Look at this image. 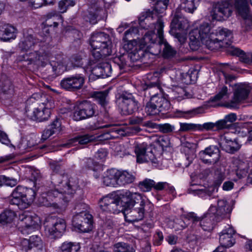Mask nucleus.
<instances>
[{"label": "nucleus", "instance_id": "obj_1", "mask_svg": "<svg viewBox=\"0 0 252 252\" xmlns=\"http://www.w3.org/2000/svg\"><path fill=\"white\" fill-rule=\"evenodd\" d=\"M61 175H54L52 183L54 188L43 193L38 199L40 205L56 209L66 206L79 188L78 183L73 179H61Z\"/></svg>", "mask_w": 252, "mask_h": 252}, {"label": "nucleus", "instance_id": "obj_2", "mask_svg": "<svg viewBox=\"0 0 252 252\" xmlns=\"http://www.w3.org/2000/svg\"><path fill=\"white\" fill-rule=\"evenodd\" d=\"M123 199V214L128 222H136L143 219L152 205L141 194L126 190L121 193Z\"/></svg>", "mask_w": 252, "mask_h": 252}, {"label": "nucleus", "instance_id": "obj_3", "mask_svg": "<svg viewBox=\"0 0 252 252\" xmlns=\"http://www.w3.org/2000/svg\"><path fill=\"white\" fill-rule=\"evenodd\" d=\"M191 31L211 50L219 48L220 46V42L230 45L233 37L232 32L230 30L221 27L214 30L207 23L201 24L199 28L194 29Z\"/></svg>", "mask_w": 252, "mask_h": 252}, {"label": "nucleus", "instance_id": "obj_4", "mask_svg": "<svg viewBox=\"0 0 252 252\" xmlns=\"http://www.w3.org/2000/svg\"><path fill=\"white\" fill-rule=\"evenodd\" d=\"M20 58V61L27 62L28 64H34L44 66L49 61L50 66L53 72V75L55 76L62 74L66 69V62L63 58L61 56L50 57V54L43 50L29 51Z\"/></svg>", "mask_w": 252, "mask_h": 252}, {"label": "nucleus", "instance_id": "obj_5", "mask_svg": "<svg viewBox=\"0 0 252 252\" xmlns=\"http://www.w3.org/2000/svg\"><path fill=\"white\" fill-rule=\"evenodd\" d=\"M41 97L38 94H34L26 101L25 111L27 116L34 121L42 122L48 119L51 115L50 109L55 106L51 97H48L41 104L38 102Z\"/></svg>", "mask_w": 252, "mask_h": 252}, {"label": "nucleus", "instance_id": "obj_6", "mask_svg": "<svg viewBox=\"0 0 252 252\" xmlns=\"http://www.w3.org/2000/svg\"><path fill=\"white\" fill-rule=\"evenodd\" d=\"M90 44L92 48V56L95 62L112 53V42L110 36L104 32L93 33L90 40Z\"/></svg>", "mask_w": 252, "mask_h": 252}, {"label": "nucleus", "instance_id": "obj_7", "mask_svg": "<svg viewBox=\"0 0 252 252\" xmlns=\"http://www.w3.org/2000/svg\"><path fill=\"white\" fill-rule=\"evenodd\" d=\"M137 28H130L125 32L123 38V47L128 53L127 57L133 62H137L144 57V51L141 48V42L138 46L136 39L129 40L133 37V35L137 34Z\"/></svg>", "mask_w": 252, "mask_h": 252}, {"label": "nucleus", "instance_id": "obj_8", "mask_svg": "<svg viewBox=\"0 0 252 252\" xmlns=\"http://www.w3.org/2000/svg\"><path fill=\"white\" fill-rule=\"evenodd\" d=\"M117 104L121 114L127 116L137 111L139 103L131 93L124 92L117 98Z\"/></svg>", "mask_w": 252, "mask_h": 252}, {"label": "nucleus", "instance_id": "obj_9", "mask_svg": "<svg viewBox=\"0 0 252 252\" xmlns=\"http://www.w3.org/2000/svg\"><path fill=\"white\" fill-rule=\"evenodd\" d=\"M44 227L45 233L48 237L51 239H57L61 237L64 233L66 223L63 219L51 217L47 219Z\"/></svg>", "mask_w": 252, "mask_h": 252}, {"label": "nucleus", "instance_id": "obj_10", "mask_svg": "<svg viewBox=\"0 0 252 252\" xmlns=\"http://www.w3.org/2000/svg\"><path fill=\"white\" fill-rule=\"evenodd\" d=\"M158 43V33H156L153 31L147 32L141 40V46L144 51V57L148 53L158 55L161 48Z\"/></svg>", "mask_w": 252, "mask_h": 252}, {"label": "nucleus", "instance_id": "obj_11", "mask_svg": "<svg viewBox=\"0 0 252 252\" xmlns=\"http://www.w3.org/2000/svg\"><path fill=\"white\" fill-rule=\"evenodd\" d=\"M99 206L102 211L119 213L124 210V202L122 196L108 195L99 201Z\"/></svg>", "mask_w": 252, "mask_h": 252}, {"label": "nucleus", "instance_id": "obj_12", "mask_svg": "<svg viewBox=\"0 0 252 252\" xmlns=\"http://www.w3.org/2000/svg\"><path fill=\"white\" fill-rule=\"evenodd\" d=\"M233 88L232 98L225 104V106L228 108H236L240 103L248 98L251 88L248 85L242 83L235 84Z\"/></svg>", "mask_w": 252, "mask_h": 252}, {"label": "nucleus", "instance_id": "obj_13", "mask_svg": "<svg viewBox=\"0 0 252 252\" xmlns=\"http://www.w3.org/2000/svg\"><path fill=\"white\" fill-rule=\"evenodd\" d=\"M72 225L81 232H89L93 228V217L86 211L76 212L73 217Z\"/></svg>", "mask_w": 252, "mask_h": 252}, {"label": "nucleus", "instance_id": "obj_14", "mask_svg": "<svg viewBox=\"0 0 252 252\" xmlns=\"http://www.w3.org/2000/svg\"><path fill=\"white\" fill-rule=\"evenodd\" d=\"M232 6L228 0H220L214 4L211 15L218 21L225 20L232 14Z\"/></svg>", "mask_w": 252, "mask_h": 252}, {"label": "nucleus", "instance_id": "obj_15", "mask_svg": "<svg viewBox=\"0 0 252 252\" xmlns=\"http://www.w3.org/2000/svg\"><path fill=\"white\" fill-rule=\"evenodd\" d=\"M95 112V105L90 101L84 100L80 102L73 114V119L76 121L93 117Z\"/></svg>", "mask_w": 252, "mask_h": 252}, {"label": "nucleus", "instance_id": "obj_16", "mask_svg": "<svg viewBox=\"0 0 252 252\" xmlns=\"http://www.w3.org/2000/svg\"><path fill=\"white\" fill-rule=\"evenodd\" d=\"M220 150L217 146L210 145L204 150L200 151L199 157L200 160L205 164L214 165L220 159Z\"/></svg>", "mask_w": 252, "mask_h": 252}, {"label": "nucleus", "instance_id": "obj_17", "mask_svg": "<svg viewBox=\"0 0 252 252\" xmlns=\"http://www.w3.org/2000/svg\"><path fill=\"white\" fill-rule=\"evenodd\" d=\"M85 78L82 74H76L63 79L60 83L61 87L69 91H75L82 88Z\"/></svg>", "mask_w": 252, "mask_h": 252}, {"label": "nucleus", "instance_id": "obj_18", "mask_svg": "<svg viewBox=\"0 0 252 252\" xmlns=\"http://www.w3.org/2000/svg\"><path fill=\"white\" fill-rule=\"evenodd\" d=\"M147 144L145 143L138 144L134 147L137 161L139 163L151 161L156 163L157 159L152 151H147Z\"/></svg>", "mask_w": 252, "mask_h": 252}, {"label": "nucleus", "instance_id": "obj_19", "mask_svg": "<svg viewBox=\"0 0 252 252\" xmlns=\"http://www.w3.org/2000/svg\"><path fill=\"white\" fill-rule=\"evenodd\" d=\"M209 212L214 215L217 221H220L224 217V215L231 212L232 208L230 205L224 199H220L218 201L217 207L214 205H211Z\"/></svg>", "mask_w": 252, "mask_h": 252}, {"label": "nucleus", "instance_id": "obj_20", "mask_svg": "<svg viewBox=\"0 0 252 252\" xmlns=\"http://www.w3.org/2000/svg\"><path fill=\"white\" fill-rule=\"evenodd\" d=\"M219 144L222 150L225 152L233 154L238 151L241 147L237 139H232L228 134L221 136L220 138Z\"/></svg>", "mask_w": 252, "mask_h": 252}, {"label": "nucleus", "instance_id": "obj_21", "mask_svg": "<svg viewBox=\"0 0 252 252\" xmlns=\"http://www.w3.org/2000/svg\"><path fill=\"white\" fill-rule=\"evenodd\" d=\"M27 195L28 198H26L11 194L9 202L12 205H17L20 209H26L33 201L35 192L33 189H29Z\"/></svg>", "mask_w": 252, "mask_h": 252}, {"label": "nucleus", "instance_id": "obj_22", "mask_svg": "<svg viewBox=\"0 0 252 252\" xmlns=\"http://www.w3.org/2000/svg\"><path fill=\"white\" fill-rule=\"evenodd\" d=\"M19 220L23 228L22 230L23 232L29 233L34 231L37 225V217H33L27 212L20 214Z\"/></svg>", "mask_w": 252, "mask_h": 252}, {"label": "nucleus", "instance_id": "obj_23", "mask_svg": "<svg viewBox=\"0 0 252 252\" xmlns=\"http://www.w3.org/2000/svg\"><path fill=\"white\" fill-rule=\"evenodd\" d=\"M158 43L163 45V56L164 58H173L176 54V51L168 43L164 38L163 34V23L159 21L158 24Z\"/></svg>", "mask_w": 252, "mask_h": 252}, {"label": "nucleus", "instance_id": "obj_24", "mask_svg": "<svg viewBox=\"0 0 252 252\" xmlns=\"http://www.w3.org/2000/svg\"><path fill=\"white\" fill-rule=\"evenodd\" d=\"M170 27L172 31L178 30L184 32H187L188 30L189 27V21L182 16L179 9H177L171 23Z\"/></svg>", "mask_w": 252, "mask_h": 252}, {"label": "nucleus", "instance_id": "obj_25", "mask_svg": "<svg viewBox=\"0 0 252 252\" xmlns=\"http://www.w3.org/2000/svg\"><path fill=\"white\" fill-rule=\"evenodd\" d=\"M235 231L230 226H228L227 228L223 229L220 235V246L219 247H223L225 249L232 247L235 243L233 237Z\"/></svg>", "mask_w": 252, "mask_h": 252}, {"label": "nucleus", "instance_id": "obj_26", "mask_svg": "<svg viewBox=\"0 0 252 252\" xmlns=\"http://www.w3.org/2000/svg\"><path fill=\"white\" fill-rule=\"evenodd\" d=\"M199 220L196 215L192 212L182 215L180 218L175 220L174 227L178 230H182L186 228L190 223L195 224Z\"/></svg>", "mask_w": 252, "mask_h": 252}, {"label": "nucleus", "instance_id": "obj_27", "mask_svg": "<svg viewBox=\"0 0 252 252\" xmlns=\"http://www.w3.org/2000/svg\"><path fill=\"white\" fill-rule=\"evenodd\" d=\"M153 18L154 14L153 13L151 12V11L147 10L145 12H142L139 18V26L142 29H148L149 28L152 30L153 29H157L158 31V24L159 21L162 23L163 22L160 19L158 18L156 24H150V22L153 19Z\"/></svg>", "mask_w": 252, "mask_h": 252}, {"label": "nucleus", "instance_id": "obj_28", "mask_svg": "<svg viewBox=\"0 0 252 252\" xmlns=\"http://www.w3.org/2000/svg\"><path fill=\"white\" fill-rule=\"evenodd\" d=\"M198 218L199 220L196 222L195 224L199 222V225L204 231H211L214 228L215 222H217L216 218H214V215L209 212V210L201 219L198 217Z\"/></svg>", "mask_w": 252, "mask_h": 252}, {"label": "nucleus", "instance_id": "obj_29", "mask_svg": "<svg viewBox=\"0 0 252 252\" xmlns=\"http://www.w3.org/2000/svg\"><path fill=\"white\" fill-rule=\"evenodd\" d=\"M96 138L100 140L109 139L111 138V135L108 132L101 134L97 136L87 134L76 137L72 140L74 142H78L80 145H84L95 140Z\"/></svg>", "mask_w": 252, "mask_h": 252}, {"label": "nucleus", "instance_id": "obj_30", "mask_svg": "<svg viewBox=\"0 0 252 252\" xmlns=\"http://www.w3.org/2000/svg\"><path fill=\"white\" fill-rule=\"evenodd\" d=\"M118 186H125L133 183L135 176L131 173L126 170H119L117 169Z\"/></svg>", "mask_w": 252, "mask_h": 252}, {"label": "nucleus", "instance_id": "obj_31", "mask_svg": "<svg viewBox=\"0 0 252 252\" xmlns=\"http://www.w3.org/2000/svg\"><path fill=\"white\" fill-rule=\"evenodd\" d=\"M234 164L236 168V174L239 179L246 177L247 176L250 168L249 162L248 160L236 159Z\"/></svg>", "mask_w": 252, "mask_h": 252}, {"label": "nucleus", "instance_id": "obj_32", "mask_svg": "<svg viewBox=\"0 0 252 252\" xmlns=\"http://www.w3.org/2000/svg\"><path fill=\"white\" fill-rule=\"evenodd\" d=\"M63 20L61 15L56 11H52L49 13L44 22L45 25L47 27H57L59 23H63Z\"/></svg>", "mask_w": 252, "mask_h": 252}, {"label": "nucleus", "instance_id": "obj_33", "mask_svg": "<svg viewBox=\"0 0 252 252\" xmlns=\"http://www.w3.org/2000/svg\"><path fill=\"white\" fill-rule=\"evenodd\" d=\"M235 7L242 17L248 18L250 15V7L248 0H235Z\"/></svg>", "mask_w": 252, "mask_h": 252}, {"label": "nucleus", "instance_id": "obj_34", "mask_svg": "<svg viewBox=\"0 0 252 252\" xmlns=\"http://www.w3.org/2000/svg\"><path fill=\"white\" fill-rule=\"evenodd\" d=\"M37 41L31 35H29L19 43L20 48L22 51L29 52V51L34 50L37 46Z\"/></svg>", "mask_w": 252, "mask_h": 252}, {"label": "nucleus", "instance_id": "obj_35", "mask_svg": "<svg viewBox=\"0 0 252 252\" xmlns=\"http://www.w3.org/2000/svg\"><path fill=\"white\" fill-rule=\"evenodd\" d=\"M117 169H111L107 170L103 178V183L106 186L116 187L118 186Z\"/></svg>", "mask_w": 252, "mask_h": 252}, {"label": "nucleus", "instance_id": "obj_36", "mask_svg": "<svg viewBox=\"0 0 252 252\" xmlns=\"http://www.w3.org/2000/svg\"><path fill=\"white\" fill-rule=\"evenodd\" d=\"M111 65L105 63L100 66H96L92 70L93 73L98 77L106 78L111 74Z\"/></svg>", "mask_w": 252, "mask_h": 252}, {"label": "nucleus", "instance_id": "obj_37", "mask_svg": "<svg viewBox=\"0 0 252 252\" xmlns=\"http://www.w3.org/2000/svg\"><path fill=\"white\" fill-rule=\"evenodd\" d=\"M154 96L159 113L161 112L162 114H164L169 110L171 107L169 101L165 97L156 95V94H154Z\"/></svg>", "mask_w": 252, "mask_h": 252}, {"label": "nucleus", "instance_id": "obj_38", "mask_svg": "<svg viewBox=\"0 0 252 252\" xmlns=\"http://www.w3.org/2000/svg\"><path fill=\"white\" fill-rule=\"evenodd\" d=\"M80 248L79 243L66 241L61 245L58 252H79Z\"/></svg>", "mask_w": 252, "mask_h": 252}, {"label": "nucleus", "instance_id": "obj_39", "mask_svg": "<svg viewBox=\"0 0 252 252\" xmlns=\"http://www.w3.org/2000/svg\"><path fill=\"white\" fill-rule=\"evenodd\" d=\"M156 101L153 94L150 98L149 102L146 103L145 111L148 115H156L159 114V110L157 108Z\"/></svg>", "mask_w": 252, "mask_h": 252}, {"label": "nucleus", "instance_id": "obj_40", "mask_svg": "<svg viewBox=\"0 0 252 252\" xmlns=\"http://www.w3.org/2000/svg\"><path fill=\"white\" fill-rule=\"evenodd\" d=\"M15 217V213L10 210H4L0 214V224L5 225L13 221Z\"/></svg>", "mask_w": 252, "mask_h": 252}, {"label": "nucleus", "instance_id": "obj_41", "mask_svg": "<svg viewBox=\"0 0 252 252\" xmlns=\"http://www.w3.org/2000/svg\"><path fill=\"white\" fill-rule=\"evenodd\" d=\"M230 53L240 57V60L245 63H249L252 60V55L250 54H246L243 51L237 48H231Z\"/></svg>", "mask_w": 252, "mask_h": 252}, {"label": "nucleus", "instance_id": "obj_42", "mask_svg": "<svg viewBox=\"0 0 252 252\" xmlns=\"http://www.w3.org/2000/svg\"><path fill=\"white\" fill-rule=\"evenodd\" d=\"M109 91L105 90L101 92H95L93 94V97L101 106H105L108 103V95Z\"/></svg>", "mask_w": 252, "mask_h": 252}, {"label": "nucleus", "instance_id": "obj_43", "mask_svg": "<svg viewBox=\"0 0 252 252\" xmlns=\"http://www.w3.org/2000/svg\"><path fill=\"white\" fill-rule=\"evenodd\" d=\"M157 1L155 5L154 9L151 11L153 13L154 17L156 14L163 13L167 8L168 2L167 0H156Z\"/></svg>", "mask_w": 252, "mask_h": 252}, {"label": "nucleus", "instance_id": "obj_44", "mask_svg": "<svg viewBox=\"0 0 252 252\" xmlns=\"http://www.w3.org/2000/svg\"><path fill=\"white\" fill-rule=\"evenodd\" d=\"M198 2L199 0H186L181 4V7L185 11L192 13L196 9Z\"/></svg>", "mask_w": 252, "mask_h": 252}, {"label": "nucleus", "instance_id": "obj_45", "mask_svg": "<svg viewBox=\"0 0 252 252\" xmlns=\"http://www.w3.org/2000/svg\"><path fill=\"white\" fill-rule=\"evenodd\" d=\"M50 164V168L51 169H52V170L56 173V175H61L62 176V177H61V179H67V180H69V179H73L75 181H76L78 183V181L77 180H75L72 178H69L68 179L66 176H64V175H63L61 173H60L59 174V172L60 171H61L62 169H63V166L62 164H61L60 163H59L58 161H51L49 163ZM54 175H56V174H54L52 176V177H53V176ZM52 178V177H51V179Z\"/></svg>", "mask_w": 252, "mask_h": 252}, {"label": "nucleus", "instance_id": "obj_46", "mask_svg": "<svg viewBox=\"0 0 252 252\" xmlns=\"http://www.w3.org/2000/svg\"><path fill=\"white\" fill-rule=\"evenodd\" d=\"M200 41V38L197 36H195L192 31L189 32V45L192 51H196L199 49Z\"/></svg>", "mask_w": 252, "mask_h": 252}, {"label": "nucleus", "instance_id": "obj_47", "mask_svg": "<svg viewBox=\"0 0 252 252\" xmlns=\"http://www.w3.org/2000/svg\"><path fill=\"white\" fill-rule=\"evenodd\" d=\"M75 3V1L73 0H61L59 2L60 12H65L68 8L74 6Z\"/></svg>", "mask_w": 252, "mask_h": 252}, {"label": "nucleus", "instance_id": "obj_48", "mask_svg": "<svg viewBox=\"0 0 252 252\" xmlns=\"http://www.w3.org/2000/svg\"><path fill=\"white\" fill-rule=\"evenodd\" d=\"M116 252H135L133 248L127 244L120 242L114 245Z\"/></svg>", "mask_w": 252, "mask_h": 252}, {"label": "nucleus", "instance_id": "obj_49", "mask_svg": "<svg viewBox=\"0 0 252 252\" xmlns=\"http://www.w3.org/2000/svg\"><path fill=\"white\" fill-rule=\"evenodd\" d=\"M18 183L17 180L14 178H10L4 175H0V187L5 185L14 187Z\"/></svg>", "mask_w": 252, "mask_h": 252}, {"label": "nucleus", "instance_id": "obj_50", "mask_svg": "<svg viewBox=\"0 0 252 252\" xmlns=\"http://www.w3.org/2000/svg\"><path fill=\"white\" fill-rule=\"evenodd\" d=\"M4 34L8 38H15L16 37V29L9 24H4L2 26Z\"/></svg>", "mask_w": 252, "mask_h": 252}, {"label": "nucleus", "instance_id": "obj_51", "mask_svg": "<svg viewBox=\"0 0 252 252\" xmlns=\"http://www.w3.org/2000/svg\"><path fill=\"white\" fill-rule=\"evenodd\" d=\"M31 189L26 188L21 186H17L13 191L12 195L20 196L22 198H28L27 192Z\"/></svg>", "mask_w": 252, "mask_h": 252}, {"label": "nucleus", "instance_id": "obj_52", "mask_svg": "<svg viewBox=\"0 0 252 252\" xmlns=\"http://www.w3.org/2000/svg\"><path fill=\"white\" fill-rule=\"evenodd\" d=\"M29 241L32 248H36L41 250L43 248V243L41 238L37 235H32L30 237Z\"/></svg>", "mask_w": 252, "mask_h": 252}, {"label": "nucleus", "instance_id": "obj_53", "mask_svg": "<svg viewBox=\"0 0 252 252\" xmlns=\"http://www.w3.org/2000/svg\"><path fill=\"white\" fill-rule=\"evenodd\" d=\"M174 36L178 39V42L180 44L179 49L181 51L184 53L187 52V50L184 49L185 44L186 43L187 36L186 32H184L183 34H181L178 32L175 33Z\"/></svg>", "mask_w": 252, "mask_h": 252}, {"label": "nucleus", "instance_id": "obj_54", "mask_svg": "<svg viewBox=\"0 0 252 252\" xmlns=\"http://www.w3.org/2000/svg\"><path fill=\"white\" fill-rule=\"evenodd\" d=\"M154 185L155 181L154 180L146 179L139 183V187L143 191H149L152 188H154Z\"/></svg>", "mask_w": 252, "mask_h": 252}, {"label": "nucleus", "instance_id": "obj_55", "mask_svg": "<svg viewBox=\"0 0 252 252\" xmlns=\"http://www.w3.org/2000/svg\"><path fill=\"white\" fill-rule=\"evenodd\" d=\"M2 91L5 94L12 95L13 93V87L9 79H6L2 85Z\"/></svg>", "mask_w": 252, "mask_h": 252}, {"label": "nucleus", "instance_id": "obj_56", "mask_svg": "<svg viewBox=\"0 0 252 252\" xmlns=\"http://www.w3.org/2000/svg\"><path fill=\"white\" fill-rule=\"evenodd\" d=\"M198 124L191 123H180V131H195L197 130Z\"/></svg>", "mask_w": 252, "mask_h": 252}, {"label": "nucleus", "instance_id": "obj_57", "mask_svg": "<svg viewBox=\"0 0 252 252\" xmlns=\"http://www.w3.org/2000/svg\"><path fill=\"white\" fill-rule=\"evenodd\" d=\"M84 165L86 168L95 171L99 167V164L92 158H87L84 161Z\"/></svg>", "mask_w": 252, "mask_h": 252}, {"label": "nucleus", "instance_id": "obj_58", "mask_svg": "<svg viewBox=\"0 0 252 252\" xmlns=\"http://www.w3.org/2000/svg\"><path fill=\"white\" fill-rule=\"evenodd\" d=\"M194 194L203 198H206L211 195L212 192L205 188L195 189L194 190Z\"/></svg>", "mask_w": 252, "mask_h": 252}, {"label": "nucleus", "instance_id": "obj_59", "mask_svg": "<svg viewBox=\"0 0 252 252\" xmlns=\"http://www.w3.org/2000/svg\"><path fill=\"white\" fill-rule=\"evenodd\" d=\"M215 123L207 122L203 124H198L197 130L199 131L215 130Z\"/></svg>", "mask_w": 252, "mask_h": 252}, {"label": "nucleus", "instance_id": "obj_60", "mask_svg": "<svg viewBox=\"0 0 252 252\" xmlns=\"http://www.w3.org/2000/svg\"><path fill=\"white\" fill-rule=\"evenodd\" d=\"M158 128L160 132L167 133L173 131L175 129V126L169 124L165 123L158 125Z\"/></svg>", "mask_w": 252, "mask_h": 252}, {"label": "nucleus", "instance_id": "obj_61", "mask_svg": "<svg viewBox=\"0 0 252 252\" xmlns=\"http://www.w3.org/2000/svg\"><path fill=\"white\" fill-rule=\"evenodd\" d=\"M228 95V88L226 86H223L220 88L219 93L214 96L213 100H219L225 96Z\"/></svg>", "mask_w": 252, "mask_h": 252}, {"label": "nucleus", "instance_id": "obj_62", "mask_svg": "<svg viewBox=\"0 0 252 252\" xmlns=\"http://www.w3.org/2000/svg\"><path fill=\"white\" fill-rule=\"evenodd\" d=\"M48 127L54 130V132H56L57 134L59 133L62 130L61 120L59 118H56Z\"/></svg>", "mask_w": 252, "mask_h": 252}, {"label": "nucleus", "instance_id": "obj_63", "mask_svg": "<svg viewBox=\"0 0 252 252\" xmlns=\"http://www.w3.org/2000/svg\"><path fill=\"white\" fill-rule=\"evenodd\" d=\"M126 56L124 55L123 56H120V57H117L115 58L114 59V63L117 64V65L119 67L120 69H123L125 68L126 65Z\"/></svg>", "mask_w": 252, "mask_h": 252}, {"label": "nucleus", "instance_id": "obj_64", "mask_svg": "<svg viewBox=\"0 0 252 252\" xmlns=\"http://www.w3.org/2000/svg\"><path fill=\"white\" fill-rule=\"evenodd\" d=\"M28 138H22L20 142L17 145L18 148L20 150L22 154L25 153L29 149V146H28Z\"/></svg>", "mask_w": 252, "mask_h": 252}]
</instances>
